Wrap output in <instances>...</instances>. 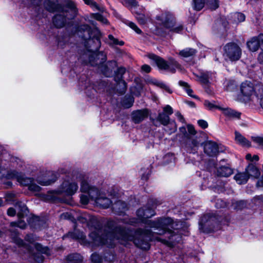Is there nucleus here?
Listing matches in <instances>:
<instances>
[{"instance_id":"obj_1","label":"nucleus","mask_w":263,"mask_h":263,"mask_svg":"<svg viewBox=\"0 0 263 263\" xmlns=\"http://www.w3.org/2000/svg\"><path fill=\"white\" fill-rule=\"evenodd\" d=\"M147 228L151 230L139 229L134 232L129 230L117 227L114 229L109 228L104 230H97L91 232L89 237L91 238L95 246L107 245L112 247L115 239L126 246L128 241H133L136 246L143 250H148L150 248L149 241L157 240L163 243L173 247L176 242L181 240L179 234L173 231L174 223L172 218L169 217H161L156 220H147Z\"/></svg>"},{"instance_id":"obj_2","label":"nucleus","mask_w":263,"mask_h":263,"mask_svg":"<svg viewBox=\"0 0 263 263\" xmlns=\"http://www.w3.org/2000/svg\"><path fill=\"white\" fill-rule=\"evenodd\" d=\"M80 190L81 192L84 193L80 196V201L83 204L86 205L90 200H92L95 201L97 206L107 209L112 202L104 193L99 191L95 186H90L86 180H82Z\"/></svg>"},{"instance_id":"obj_3","label":"nucleus","mask_w":263,"mask_h":263,"mask_svg":"<svg viewBox=\"0 0 263 263\" xmlns=\"http://www.w3.org/2000/svg\"><path fill=\"white\" fill-rule=\"evenodd\" d=\"M25 240L29 242L32 246L25 244L23 240L20 238H16L15 242L18 246L24 247L28 252L32 253L34 259L37 263H42L44 260L42 254L49 255L50 254L49 249L43 247L40 243H34L35 237L32 234L27 235Z\"/></svg>"},{"instance_id":"obj_4","label":"nucleus","mask_w":263,"mask_h":263,"mask_svg":"<svg viewBox=\"0 0 263 263\" xmlns=\"http://www.w3.org/2000/svg\"><path fill=\"white\" fill-rule=\"evenodd\" d=\"M46 7L49 11L63 13L68 20L73 19L78 15V10L75 3L70 0L66 2L64 6L58 4L57 0H48Z\"/></svg>"},{"instance_id":"obj_5","label":"nucleus","mask_w":263,"mask_h":263,"mask_svg":"<svg viewBox=\"0 0 263 263\" xmlns=\"http://www.w3.org/2000/svg\"><path fill=\"white\" fill-rule=\"evenodd\" d=\"M78 187L77 182L73 178L67 177L54 192L57 195H63L69 197L77 192Z\"/></svg>"},{"instance_id":"obj_6","label":"nucleus","mask_w":263,"mask_h":263,"mask_svg":"<svg viewBox=\"0 0 263 263\" xmlns=\"http://www.w3.org/2000/svg\"><path fill=\"white\" fill-rule=\"evenodd\" d=\"M241 55V49L236 43H229L223 47V56L226 60L238 61Z\"/></svg>"},{"instance_id":"obj_7","label":"nucleus","mask_w":263,"mask_h":263,"mask_svg":"<svg viewBox=\"0 0 263 263\" xmlns=\"http://www.w3.org/2000/svg\"><path fill=\"white\" fill-rule=\"evenodd\" d=\"M158 20L161 21L164 27L171 31L179 33L183 30V27L181 25L176 24L174 16L170 12L162 13L158 16Z\"/></svg>"},{"instance_id":"obj_8","label":"nucleus","mask_w":263,"mask_h":263,"mask_svg":"<svg viewBox=\"0 0 263 263\" xmlns=\"http://www.w3.org/2000/svg\"><path fill=\"white\" fill-rule=\"evenodd\" d=\"M148 58L155 62L160 69L164 70L172 73H174L176 69L182 70L181 65L176 61H173L168 64L163 59L154 54H149Z\"/></svg>"},{"instance_id":"obj_9","label":"nucleus","mask_w":263,"mask_h":263,"mask_svg":"<svg viewBox=\"0 0 263 263\" xmlns=\"http://www.w3.org/2000/svg\"><path fill=\"white\" fill-rule=\"evenodd\" d=\"M89 57L88 63H90L92 66L98 65L99 68L102 72L105 73V70H103V64L106 60V56L103 53H96L93 52H88L85 54Z\"/></svg>"},{"instance_id":"obj_10","label":"nucleus","mask_w":263,"mask_h":263,"mask_svg":"<svg viewBox=\"0 0 263 263\" xmlns=\"http://www.w3.org/2000/svg\"><path fill=\"white\" fill-rule=\"evenodd\" d=\"M214 219L210 215H204L199 221V230L207 233L214 231Z\"/></svg>"},{"instance_id":"obj_11","label":"nucleus","mask_w":263,"mask_h":263,"mask_svg":"<svg viewBox=\"0 0 263 263\" xmlns=\"http://www.w3.org/2000/svg\"><path fill=\"white\" fill-rule=\"evenodd\" d=\"M6 177L8 179H16L17 181L22 185L24 186L30 185L33 182V179L31 178L25 177L23 174L12 170L8 172Z\"/></svg>"},{"instance_id":"obj_12","label":"nucleus","mask_w":263,"mask_h":263,"mask_svg":"<svg viewBox=\"0 0 263 263\" xmlns=\"http://www.w3.org/2000/svg\"><path fill=\"white\" fill-rule=\"evenodd\" d=\"M205 2L211 10H215L219 7L218 0H194V8L200 10L203 8Z\"/></svg>"},{"instance_id":"obj_13","label":"nucleus","mask_w":263,"mask_h":263,"mask_svg":"<svg viewBox=\"0 0 263 263\" xmlns=\"http://www.w3.org/2000/svg\"><path fill=\"white\" fill-rule=\"evenodd\" d=\"M16 210L13 208H10L8 209L7 214L9 216H13L15 213L16 211H17V216L20 219L24 217L27 214L28 209L26 205L22 202H17L15 205Z\"/></svg>"},{"instance_id":"obj_14","label":"nucleus","mask_w":263,"mask_h":263,"mask_svg":"<svg viewBox=\"0 0 263 263\" xmlns=\"http://www.w3.org/2000/svg\"><path fill=\"white\" fill-rule=\"evenodd\" d=\"M248 49L252 51H256L260 46L263 48V34L251 38L247 43Z\"/></svg>"},{"instance_id":"obj_15","label":"nucleus","mask_w":263,"mask_h":263,"mask_svg":"<svg viewBox=\"0 0 263 263\" xmlns=\"http://www.w3.org/2000/svg\"><path fill=\"white\" fill-rule=\"evenodd\" d=\"M158 120L163 125H167L168 124L171 126L170 130L167 131L169 134L175 133L177 130V126L175 122L170 123L169 116L164 112L159 114Z\"/></svg>"},{"instance_id":"obj_16","label":"nucleus","mask_w":263,"mask_h":263,"mask_svg":"<svg viewBox=\"0 0 263 263\" xmlns=\"http://www.w3.org/2000/svg\"><path fill=\"white\" fill-rule=\"evenodd\" d=\"M58 177V175L56 173L53 172H49L43 178L38 177L37 181L42 185L47 186L54 182Z\"/></svg>"},{"instance_id":"obj_17","label":"nucleus","mask_w":263,"mask_h":263,"mask_svg":"<svg viewBox=\"0 0 263 263\" xmlns=\"http://www.w3.org/2000/svg\"><path fill=\"white\" fill-rule=\"evenodd\" d=\"M138 217L142 221L144 219L151 218L155 215L154 207L144 206L137 212Z\"/></svg>"},{"instance_id":"obj_18","label":"nucleus","mask_w":263,"mask_h":263,"mask_svg":"<svg viewBox=\"0 0 263 263\" xmlns=\"http://www.w3.org/2000/svg\"><path fill=\"white\" fill-rule=\"evenodd\" d=\"M186 137L189 139L186 143L187 151L190 153H195L201 142L199 137H196L195 138L191 140L188 135Z\"/></svg>"},{"instance_id":"obj_19","label":"nucleus","mask_w":263,"mask_h":263,"mask_svg":"<svg viewBox=\"0 0 263 263\" xmlns=\"http://www.w3.org/2000/svg\"><path fill=\"white\" fill-rule=\"evenodd\" d=\"M204 151L210 156H216L219 152L218 145L212 141H208L205 143Z\"/></svg>"},{"instance_id":"obj_20","label":"nucleus","mask_w":263,"mask_h":263,"mask_svg":"<svg viewBox=\"0 0 263 263\" xmlns=\"http://www.w3.org/2000/svg\"><path fill=\"white\" fill-rule=\"evenodd\" d=\"M67 237L72 239H78L80 242L84 245H86L89 243L85 239V236L82 232L75 230L73 232H69L67 235Z\"/></svg>"},{"instance_id":"obj_21","label":"nucleus","mask_w":263,"mask_h":263,"mask_svg":"<svg viewBox=\"0 0 263 263\" xmlns=\"http://www.w3.org/2000/svg\"><path fill=\"white\" fill-rule=\"evenodd\" d=\"M240 90L243 95L246 97H250L254 93V88L252 84L248 81L241 84Z\"/></svg>"},{"instance_id":"obj_22","label":"nucleus","mask_w":263,"mask_h":263,"mask_svg":"<svg viewBox=\"0 0 263 263\" xmlns=\"http://www.w3.org/2000/svg\"><path fill=\"white\" fill-rule=\"evenodd\" d=\"M148 116L147 110H138L132 114V119L135 123H138L143 120Z\"/></svg>"},{"instance_id":"obj_23","label":"nucleus","mask_w":263,"mask_h":263,"mask_svg":"<svg viewBox=\"0 0 263 263\" xmlns=\"http://www.w3.org/2000/svg\"><path fill=\"white\" fill-rule=\"evenodd\" d=\"M61 13L55 15L53 18V23L57 28L64 27L67 21L69 20L66 15L63 14V13Z\"/></svg>"},{"instance_id":"obj_24","label":"nucleus","mask_w":263,"mask_h":263,"mask_svg":"<svg viewBox=\"0 0 263 263\" xmlns=\"http://www.w3.org/2000/svg\"><path fill=\"white\" fill-rule=\"evenodd\" d=\"M246 172L247 174L250 177L257 178L260 175L259 170L254 165L249 164L246 168Z\"/></svg>"},{"instance_id":"obj_25","label":"nucleus","mask_w":263,"mask_h":263,"mask_svg":"<svg viewBox=\"0 0 263 263\" xmlns=\"http://www.w3.org/2000/svg\"><path fill=\"white\" fill-rule=\"evenodd\" d=\"M127 209V204L122 201L119 200L113 204L114 210L119 214L123 213Z\"/></svg>"},{"instance_id":"obj_26","label":"nucleus","mask_w":263,"mask_h":263,"mask_svg":"<svg viewBox=\"0 0 263 263\" xmlns=\"http://www.w3.org/2000/svg\"><path fill=\"white\" fill-rule=\"evenodd\" d=\"M198 80L203 85H207L212 77V73L209 72H201L199 75H196Z\"/></svg>"},{"instance_id":"obj_27","label":"nucleus","mask_w":263,"mask_h":263,"mask_svg":"<svg viewBox=\"0 0 263 263\" xmlns=\"http://www.w3.org/2000/svg\"><path fill=\"white\" fill-rule=\"evenodd\" d=\"M223 114L227 117L231 119H239L240 114L230 108H221Z\"/></svg>"},{"instance_id":"obj_28","label":"nucleus","mask_w":263,"mask_h":263,"mask_svg":"<svg viewBox=\"0 0 263 263\" xmlns=\"http://www.w3.org/2000/svg\"><path fill=\"white\" fill-rule=\"evenodd\" d=\"M217 175L221 177H227L233 173L232 170L228 166H221L217 169Z\"/></svg>"},{"instance_id":"obj_29","label":"nucleus","mask_w":263,"mask_h":263,"mask_svg":"<svg viewBox=\"0 0 263 263\" xmlns=\"http://www.w3.org/2000/svg\"><path fill=\"white\" fill-rule=\"evenodd\" d=\"M234 178L238 184H242L247 182L249 176L246 172L245 173H238L234 176Z\"/></svg>"},{"instance_id":"obj_30","label":"nucleus","mask_w":263,"mask_h":263,"mask_svg":"<svg viewBox=\"0 0 263 263\" xmlns=\"http://www.w3.org/2000/svg\"><path fill=\"white\" fill-rule=\"evenodd\" d=\"M235 140L236 142L243 146L249 147L250 146V142L243 136L237 132L235 133Z\"/></svg>"},{"instance_id":"obj_31","label":"nucleus","mask_w":263,"mask_h":263,"mask_svg":"<svg viewBox=\"0 0 263 263\" xmlns=\"http://www.w3.org/2000/svg\"><path fill=\"white\" fill-rule=\"evenodd\" d=\"M196 53V50L193 48H185L182 50H181L179 54L185 58L192 57L194 56Z\"/></svg>"},{"instance_id":"obj_32","label":"nucleus","mask_w":263,"mask_h":263,"mask_svg":"<svg viewBox=\"0 0 263 263\" xmlns=\"http://www.w3.org/2000/svg\"><path fill=\"white\" fill-rule=\"evenodd\" d=\"M67 260L69 263H80L83 260V257L79 254H72L68 256Z\"/></svg>"},{"instance_id":"obj_33","label":"nucleus","mask_w":263,"mask_h":263,"mask_svg":"<svg viewBox=\"0 0 263 263\" xmlns=\"http://www.w3.org/2000/svg\"><path fill=\"white\" fill-rule=\"evenodd\" d=\"M179 84L181 86L184 88L185 90L186 91V93L189 96L194 98H198V97L196 96L193 95V91L190 88L187 83L183 81H179Z\"/></svg>"},{"instance_id":"obj_34","label":"nucleus","mask_w":263,"mask_h":263,"mask_svg":"<svg viewBox=\"0 0 263 263\" xmlns=\"http://www.w3.org/2000/svg\"><path fill=\"white\" fill-rule=\"evenodd\" d=\"M232 18L236 23L243 22L245 20V16L243 14L239 12H236L232 15Z\"/></svg>"},{"instance_id":"obj_35","label":"nucleus","mask_w":263,"mask_h":263,"mask_svg":"<svg viewBox=\"0 0 263 263\" xmlns=\"http://www.w3.org/2000/svg\"><path fill=\"white\" fill-rule=\"evenodd\" d=\"M204 105L209 110H213L217 108L221 109V107H219L214 101L211 102L209 100H205Z\"/></svg>"},{"instance_id":"obj_36","label":"nucleus","mask_w":263,"mask_h":263,"mask_svg":"<svg viewBox=\"0 0 263 263\" xmlns=\"http://www.w3.org/2000/svg\"><path fill=\"white\" fill-rule=\"evenodd\" d=\"M134 101V98L130 96H129L128 97H125V98L122 101V105L125 108H129L130 107Z\"/></svg>"},{"instance_id":"obj_37","label":"nucleus","mask_w":263,"mask_h":263,"mask_svg":"<svg viewBox=\"0 0 263 263\" xmlns=\"http://www.w3.org/2000/svg\"><path fill=\"white\" fill-rule=\"evenodd\" d=\"M109 44L112 45H120L122 46L124 45V42L122 41H119L117 39L115 38L113 35L109 34L108 35Z\"/></svg>"},{"instance_id":"obj_38","label":"nucleus","mask_w":263,"mask_h":263,"mask_svg":"<svg viewBox=\"0 0 263 263\" xmlns=\"http://www.w3.org/2000/svg\"><path fill=\"white\" fill-rule=\"evenodd\" d=\"M29 190L31 191L35 195H39V193L41 190V187L36 184L32 183L29 186Z\"/></svg>"},{"instance_id":"obj_39","label":"nucleus","mask_w":263,"mask_h":263,"mask_svg":"<svg viewBox=\"0 0 263 263\" xmlns=\"http://www.w3.org/2000/svg\"><path fill=\"white\" fill-rule=\"evenodd\" d=\"M125 69L124 68L120 67L118 69V73L120 74L119 79V80H120V82H119V83L124 86V89H125L126 88V83L124 81H123L122 80V76L125 73Z\"/></svg>"},{"instance_id":"obj_40","label":"nucleus","mask_w":263,"mask_h":263,"mask_svg":"<svg viewBox=\"0 0 263 263\" xmlns=\"http://www.w3.org/2000/svg\"><path fill=\"white\" fill-rule=\"evenodd\" d=\"M10 224L12 227H17L21 229H25L26 226L25 221L22 220H20L17 222H12Z\"/></svg>"},{"instance_id":"obj_41","label":"nucleus","mask_w":263,"mask_h":263,"mask_svg":"<svg viewBox=\"0 0 263 263\" xmlns=\"http://www.w3.org/2000/svg\"><path fill=\"white\" fill-rule=\"evenodd\" d=\"M91 260L94 263H101L102 260V257L97 253H93L91 256Z\"/></svg>"},{"instance_id":"obj_42","label":"nucleus","mask_w":263,"mask_h":263,"mask_svg":"<svg viewBox=\"0 0 263 263\" xmlns=\"http://www.w3.org/2000/svg\"><path fill=\"white\" fill-rule=\"evenodd\" d=\"M154 83L155 84L157 85V86H159L160 87L164 89L168 93H172V90L164 83L161 82H159L157 80H155Z\"/></svg>"},{"instance_id":"obj_43","label":"nucleus","mask_w":263,"mask_h":263,"mask_svg":"<svg viewBox=\"0 0 263 263\" xmlns=\"http://www.w3.org/2000/svg\"><path fill=\"white\" fill-rule=\"evenodd\" d=\"M136 18L139 23L141 24H144L146 22V17L143 14L139 13L136 16Z\"/></svg>"},{"instance_id":"obj_44","label":"nucleus","mask_w":263,"mask_h":263,"mask_svg":"<svg viewBox=\"0 0 263 263\" xmlns=\"http://www.w3.org/2000/svg\"><path fill=\"white\" fill-rule=\"evenodd\" d=\"M127 25L130 27L132 29L135 31L137 33H140L141 32V30L136 26V25L131 22H128Z\"/></svg>"},{"instance_id":"obj_45","label":"nucleus","mask_w":263,"mask_h":263,"mask_svg":"<svg viewBox=\"0 0 263 263\" xmlns=\"http://www.w3.org/2000/svg\"><path fill=\"white\" fill-rule=\"evenodd\" d=\"M94 18H95L97 20L101 22L103 24H107V23H108L107 19L104 18L101 14H95Z\"/></svg>"},{"instance_id":"obj_46","label":"nucleus","mask_w":263,"mask_h":263,"mask_svg":"<svg viewBox=\"0 0 263 263\" xmlns=\"http://www.w3.org/2000/svg\"><path fill=\"white\" fill-rule=\"evenodd\" d=\"M123 3L126 6H136L137 3L135 0H123Z\"/></svg>"},{"instance_id":"obj_47","label":"nucleus","mask_w":263,"mask_h":263,"mask_svg":"<svg viewBox=\"0 0 263 263\" xmlns=\"http://www.w3.org/2000/svg\"><path fill=\"white\" fill-rule=\"evenodd\" d=\"M164 113L170 116L173 113V108L170 105H167L163 108Z\"/></svg>"},{"instance_id":"obj_48","label":"nucleus","mask_w":263,"mask_h":263,"mask_svg":"<svg viewBox=\"0 0 263 263\" xmlns=\"http://www.w3.org/2000/svg\"><path fill=\"white\" fill-rule=\"evenodd\" d=\"M68 41V37L64 36L62 38V41L60 39H59L58 41V45L62 47L64 45H65L66 42Z\"/></svg>"},{"instance_id":"obj_49","label":"nucleus","mask_w":263,"mask_h":263,"mask_svg":"<svg viewBox=\"0 0 263 263\" xmlns=\"http://www.w3.org/2000/svg\"><path fill=\"white\" fill-rule=\"evenodd\" d=\"M198 124L202 128H205L208 126V124L207 122L203 120H198Z\"/></svg>"},{"instance_id":"obj_50","label":"nucleus","mask_w":263,"mask_h":263,"mask_svg":"<svg viewBox=\"0 0 263 263\" xmlns=\"http://www.w3.org/2000/svg\"><path fill=\"white\" fill-rule=\"evenodd\" d=\"M187 128L189 133L191 135H194L196 134V131L195 130V128L194 126L192 125H188L187 126Z\"/></svg>"},{"instance_id":"obj_51","label":"nucleus","mask_w":263,"mask_h":263,"mask_svg":"<svg viewBox=\"0 0 263 263\" xmlns=\"http://www.w3.org/2000/svg\"><path fill=\"white\" fill-rule=\"evenodd\" d=\"M141 69L143 71L148 73L150 72L151 68L149 65L145 64L141 67Z\"/></svg>"},{"instance_id":"obj_52","label":"nucleus","mask_w":263,"mask_h":263,"mask_svg":"<svg viewBox=\"0 0 263 263\" xmlns=\"http://www.w3.org/2000/svg\"><path fill=\"white\" fill-rule=\"evenodd\" d=\"M254 140L259 143L263 148V138L260 137L255 138Z\"/></svg>"},{"instance_id":"obj_53","label":"nucleus","mask_w":263,"mask_h":263,"mask_svg":"<svg viewBox=\"0 0 263 263\" xmlns=\"http://www.w3.org/2000/svg\"><path fill=\"white\" fill-rule=\"evenodd\" d=\"M258 61L260 64H263V50L258 54Z\"/></svg>"},{"instance_id":"obj_54","label":"nucleus","mask_w":263,"mask_h":263,"mask_svg":"<svg viewBox=\"0 0 263 263\" xmlns=\"http://www.w3.org/2000/svg\"><path fill=\"white\" fill-rule=\"evenodd\" d=\"M175 115L178 118V119L181 122H184V119L183 117V116L181 115V114L179 112H177L175 114Z\"/></svg>"},{"instance_id":"obj_55","label":"nucleus","mask_w":263,"mask_h":263,"mask_svg":"<svg viewBox=\"0 0 263 263\" xmlns=\"http://www.w3.org/2000/svg\"><path fill=\"white\" fill-rule=\"evenodd\" d=\"M70 217V215L68 213H63L61 215V218L67 219Z\"/></svg>"},{"instance_id":"obj_56","label":"nucleus","mask_w":263,"mask_h":263,"mask_svg":"<svg viewBox=\"0 0 263 263\" xmlns=\"http://www.w3.org/2000/svg\"><path fill=\"white\" fill-rule=\"evenodd\" d=\"M246 158L247 160H250V161H253L252 160V157L251 156V155L250 154H248L246 156Z\"/></svg>"},{"instance_id":"obj_57","label":"nucleus","mask_w":263,"mask_h":263,"mask_svg":"<svg viewBox=\"0 0 263 263\" xmlns=\"http://www.w3.org/2000/svg\"><path fill=\"white\" fill-rule=\"evenodd\" d=\"M180 131L184 134H186V128L184 127H181L180 128Z\"/></svg>"},{"instance_id":"obj_58","label":"nucleus","mask_w":263,"mask_h":263,"mask_svg":"<svg viewBox=\"0 0 263 263\" xmlns=\"http://www.w3.org/2000/svg\"><path fill=\"white\" fill-rule=\"evenodd\" d=\"M84 27V28H83V29L85 30H86L87 31H89V29H90V28H89V26L87 25H85L83 26Z\"/></svg>"},{"instance_id":"obj_59","label":"nucleus","mask_w":263,"mask_h":263,"mask_svg":"<svg viewBox=\"0 0 263 263\" xmlns=\"http://www.w3.org/2000/svg\"><path fill=\"white\" fill-rule=\"evenodd\" d=\"M259 159V157L257 155H254L253 157H252V160L253 161V160H256V161H257Z\"/></svg>"},{"instance_id":"obj_60","label":"nucleus","mask_w":263,"mask_h":263,"mask_svg":"<svg viewBox=\"0 0 263 263\" xmlns=\"http://www.w3.org/2000/svg\"><path fill=\"white\" fill-rule=\"evenodd\" d=\"M87 4H90V0H83Z\"/></svg>"},{"instance_id":"obj_61","label":"nucleus","mask_w":263,"mask_h":263,"mask_svg":"<svg viewBox=\"0 0 263 263\" xmlns=\"http://www.w3.org/2000/svg\"><path fill=\"white\" fill-rule=\"evenodd\" d=\"M219 201L221 202V200H217V202H216V206H217V208H219V206H218V202H219Z\"/></svg>"},{"instance_id":"obj_62","label":"nucleus","mask_w":263,"mask_h":263,"mask_svg":"<svg viewBox=\"0 0 263 263\" xmlns=\"http://www.w3.org/2000/svg\"><path fill=\"white\" fill-rule=\"evenodd\" d=\"M3 204V201L1 198H0V206H1Z\"/></svg>"},{"instance_id":"obj_63","label":"nucleus","mask_w":263,"mask_h":263,"mask_svg":"<svg viewBox=\"0 0 263 263\" xmlns=\"http://www.w3.org/2000/svg\"><path fill=\"white\" fill-rule=\"evenodd\" d=\"M54 191H53V193L54 194V195H53V196H55H55H59V195H57V194L55 193V192H54Z\"/></svg>"},{"instance_id":"obj_64","label":"nucleus","mask_w":263,"mask_h":263,"mask_svg":"<svg viewBox=\"0 0 263 263\" xmlns=\"http://www.w3.org/2000/svg\"><path fill=\"white\" fill-rule=\"evenodd\" d=\"M13 167H16V166L15 165V164L14 162H13Z\"/></svg>"}]
</instances>
